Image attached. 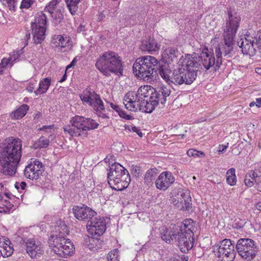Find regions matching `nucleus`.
Returning <instances> with one entry per match:
<instances>
[{
    "instance_id": "nucleus-1",
    "label": "nucleus",
    "mask_w": 261,
    "mask_h": 261,
    "mask_svg": "<svg viewBox=\"0 0 261 261\" xmlns=\"http://www.w3.org/2000/svg\"><path fill=\"white\" fill-rule=\"evenodd\" d=\"M194 230V221L191 219H187L181 223L171 224L169 228L163 226L160 232L163 240L168 243H172L175 241L177 242L180 250L186 253L193 247Z\"/></svg>"
},
{
    "instance_id": "nucleus-2",
    "label": "nucleus",
    "mask_w": 261,
    "mask_h": 261,
    "mask_svg": "<svg viewBox=\"0 0 261 261\" xmlns=\"http://www.w3.org/2000/svg\"><path fill=\"white\" fill-rule=\"evenodd\" d=\"M228 17L225 20L224 27V41L219 44L215 50L216 57L215 70H218L222 63V55L227 58L233 56L234 38L238 30L241 21V17L237 13H233L229 9L227 11Z\"/></svg>"
},
{
    "instance_id": "nucleus-3",
    "label": "nucleus",
    "mask_w": 261,
    "mask_h": 261,
    "mask_svg": "<svg viewBox=\"0 0 261 261\" xmlns=\"http://www.w3.org/2000/svg\"><path fill=\"white\" fill-rule=\"evenodd\" d=\"M22 154V141L18 138H8L0 145V172L13 176Z\"/></svg>"
},
{
    "instance_id": "nucleus-4",
    "label": "nucleus",
    "mask_w": 261,
    "mask_h": 261,
    "mask_svg": "<svg viewBox=\"0 0 261 261\" xmlns=\"http://www.w3.org/2000/svg\"><path fill=\"white\" fill-rule=\"evenodd\" d=\"M95 67L103 75L109 76L111 73L123 75V65L120 57L113 51L104 53L97 60Z\"/></svg>"
},
{
    "instance_id": "nucleus-5",
    "label": "nucleus",
    "mask_w": 261,
    "mask_h": 261,
    "mask_svg": "<svg viewBox=\"0 0 261 261\" xmlns=\"http://www.w3.org/2000/svg\"><path fill=\"white\" fill-rule=\"evenodd\" d=\"M98 125L92 119L76 115L71 118L69 124L64 126L63 129L66 134L72 137L84 138L88 135V130L95 129Z\"/></svg>"
},
{
    "instance_id": "nucleus-6",
    "label": "nucleus",
    "mask_w": 261,
    "mask_h": 261,
    "mask_svg": "<svg viewBox=\"0 0 261 261\" xmlns=\"http://www.w3.org/2000/svg\"><path fill=\"white\" fill-rule=\"evenodd\" d=\"M214 50L212 48L208 49L207 46H204L202 50L200 55L194 53L192 55L187 54L184 62L186 63L187 67H193L200 71L201 69H205V71L214 67L215 70L216 60L215 58Z\"/></svg>"
},
{
    "instance_id": "nucleus-7",
    "label": "nucleus",
    "mask_w": 261,
    "mask_h": 261,
    "mask_svg": "<svg viewBox=\"0 0 261 261\" xmlns=\"http://www.w3.org/2000/svg\"><path fill=\"white\" fill-rule=\"evenodd\" d=\"M107 177L110 186L117 191H122L126 188L130 181L128 171L117 163H112Z\"/></svg>"
},
{
    "instance_id": "nucleus-8",
    "label": "nucleus",
    "mask_w": 261,
    "mask_h": 261,
    "mask_svg": "<svg viewBox=\"0 0 261 261\" xmlns=\"http://www.w3.org/2000/svg\"><path fill=\"white\" fill-rule=\"evenodd\" d=\"M48 243L51 251L59 257L67 258L74 252L72 242L61 232L51 235L48 238Z\"/></svg>"
},
{
    "instance_id": "nucleus-9",
    "label": "nucleus",
    "mask_w": 261,
    "mask_h": 261,
    "mask_svg": "<svg viewBox=\"0 0 261 261\" xmlns=\"http://www.w3.org/2000/svg\"><path fill=\"white\" fill-rule=\"evenodd\" d=\"M234 248L238 254L245 261H251L258 251L255 241L249 238L240 239Z\"/></svg>"
},
{
    "instance_id": "nucleus-10",
    "label": "nucleus",
    "mask_w": 261,
    "mask_h": 261,
    "mask_svg": "<svg viewBox=\"0 0 261 261\" xmlns=\"http://www.w3.org/2000/svg\"><path fill=\"white\" fill-rule=\"evenodd\" d=\"M213 252L218 261H233L236 255L234 244L229 239H224L215 245Z\"/></svg>"
},
{
    "instance_id": "nucleus-11",
    "label": "nucleus",
    "mask_w": 261,
    "mask_h": 261,
    "mask_svg": "<svg viewBox=\"0 0 261 261\" xmlns=\"http://www.w3.org/2000/svg\"><path fill=\"white\" fill-rule=\"evenodd\" d=\"M79 96L84 104H88L96 112L105 110L103 102L99 95L90 88L84 90Z\"/></svg>"
},
{
    "instance_id": "nucleus-12",
    "label": "nucleus",
    "mask_w": 261,
    "mask_h": 261,
    "mask_svg": "<svg viewBox=\"0 0 261 261\" xmlns=\"http://www.w3.org/2000/svg\"><path fill=\"white\" fill-rule=\"evenodd\" d=\"M87 228L90 234L93 236L99 237L106 230V221L103 217H93L87 223Z\"/></svg>"
},
{
    "instance_id": "nucleus-13",
    "label": "nucleus",
    "mask_w": 261,
    "mask_h": 261,
    "mask_svg": "<svg viewBox=\"0 0 261 261\" xmlns=\"http://www.w3.org/2000/svg\"><path fill=\"white\" fill-rule=\"evenodd\" d=\"M25 250L29 256L32 258H37L44 253L42 243L35 238L25 239L23 241Z\"/></svg>"
},
{
    "instance_id": "nucleus-14",
    "label": "nucleus",
    "mask_w": 261,
    "mask_h": 261,
    "mask_svg": "<svg viewBox=\"0 0 261 261\" xmlns=\"http://www.w3.org/2000/svg\"><path fill=\"white\" fill-rule=\"evenodd\" d=\"M72 212L76 219L80 221L90 220L91 218L97 215L95 211L84 204L73 206Z\"/></svg>"
},
{
    "instance_id": "nucleus-15",
    "label": "nucleus",
    "mask_w": 261,
    "mask_h": 261,
    "mask_svg": "<svg viewBox=\"0 0 261 261\" xmlns=\"http://www.w3.org/2000/svg\"><path fill=\"white\" fill-rule=\"evenodd\" d=\"M251 38L250 33L248 32L244 38L237 42L238 45L242 48V53L250 57L254 56L256 53V49L254 47V41Z\"/></svg>"
},
{
    "instance_id": "nucleus-16",
    "label": "nucleus",
    "mask_w": 261,
    "mask_h": 261,
    "mask_svg": "<svg viewBox=\"0 0 261 261\" xmlns=\"http://www.w3.org/2000/svg\"><path fill=\"white\" fill-rule=\"evenodd\" d=\"M185 59H187L186 55L185 56H182L178 61L177 64L178 66L184 67L185 71L184 72L185 75H184V78L185 81L184 84L191 85L196 80L198 70L193 68V67H188L186 66V63L184 62L185 61H186Z\"/></svg>"
},
{
    "instance_id": "nucleus-17",
    "label": "nucleus",
    "mask_w": 261,
    "mask_h": 261,
    "mask_svg": "<svg viewBox=\"0 0 261 261\" xmlns=\"http://www.w3.org/2000/svg\"><path fill=\"white\" fill-rule=\"evenodd\" d=\"M174 181V177L171 172H163L155 180V183L158 189L165 191L173 184Z\"/></svg>"
},
{
    "instance_id": "nucleus-18",
    "label": "nucleus",
    "mask_w": 261,
    "mask_h": 261,
    "mask_svg": "<svg viewBox=\"0 0 261 261\" xmlns=\"http://www.w3.org/2000/svg\"><path fill=\"white\" fill-rule=\"evenodd\" d=\"M147 56L140 57L136 60L133 66V70L135 75L140 79L147 77Z\"/></svg>"
},
{
    "instance_id": "nucleus-19",
    "label": "nucleus",
    "mask_w": 261,
    "mask_h": 261,
    "mask_svg": "<svg viewBox=\"0 0 261 261\" xmlns=\"http://www.w3.org/2000/svg\"><path fill=\"white\" fill-rule=\"evenodd\" d=\"M124 105L126 109L132 111L139 110L142 112L147 113V102L144 101L133 100L128 97L125 96L124 99Z\"/></svg>"
},
{
    "instance_id": "nucleus-20",
    "label": "nucleus",
    "mask_w": 261,
    "mask_h": 261,
    "mask_svg": "<svg viewBox=\"0 0 261 261\" xmlns=\"http://www.w3.org/2000/svg\"><path fill=\"white\" fill-rule=\"evenodd\" d=\"M148 94H150L149 100L148 101V113H151L161 102V95L156 89L151 86L148 85Z\"/></svg>"
},
{
    "instance_id": "nucleus-21",
    "label": "nucleus",
    "mask_w": 261,
    "mask_h": 261,
    "mask_svg": "<svg viewBox=\"0 0 261 261\" xmlns=\"http://www.w3.org/2000/svg\"><path fill=\"white\" fill-rule=\"evenodd\" d=\"M180 55L179 51L176 48L168 47L163 51L162 56L164 62L169 64L171 62H176Z\"/></svg>"
},
{
    "instance_id": "nucleus-22",
    "label": "nucleus",
    "mask_w": 261,
    "mask_h": 261,
    "mask_svg": "<svg viewBox=\"0 0 261 261\" xmlns=\"http://www.w3.org/2000/svg\"><path fill=\"white\" fill-rule=\"evenodd\" d=\"M103 243V241L100 239L87 236L84 238V245L90 250L95 251L101 249Z\"/></svg>"
},
{
    "instance_id": "nucleus-23",
    "label": "nucleus",
    "mask_w": 261,
    "mask_h": 261,
    "mask_svg": "<svg viewBox=\"0 0 261 261\" xmlns=\"http://www.w3.org/2000/svg\"><path fill=\"white\" fill-rule=\"evenodd\" d=\"M34 42L36 44L41 43L45 39L46 27L31 24Z\"/></svg>"
},
{
    "instance_id": "nucleus-24",
    "label": "nucleus",
    "mask_w": 261,
    "mask_h": 261,
    "mask_svg": "<svg viewBox=\"0 0 261 261\" xmlns=\"http://www.w3.org/2000/svg\"><path fill=\"white\" fill-rule=\"evenodd\" d=\"M184 71H185L184 67L181 66H179L177 69H174L171 75V84H174L175 85L183 84L185 81Z\"/></svg>"
},
{
    "instance_id": "nucleus-25",
    "label": "nucleus",
    "mask_w": 261,
    "mask_h": 261,
    "mask_svg": "<svg viewBox=\"0 0 261 261\" xmlns=\"http://www.w3.org/2000/svg\"><path fill=\"white\" fill-rule=\"evenodd\" d=\"M186 195H189V193L185 190L180 189L176 193H174L172 196V203L177 207L181 206V204L184 203V200L186 199Z\"/></svg>"
},
{
    "instance_id": "nucleus-26",
    "label": "nucleus",
    "mask_w": 261,
    "mask_h": 261,
    "mask_svg": "<svg viewBox=\"0 0 261 261\" xmlns=\"http://www.w3.org/2000/svg\"><path fill=\"white\" fill-rule=\"evenodd\" d=\"M148 74H153V71L155 72L157 70L161 68V64L160 61L154 57L148 56ZM149 75H148V78Z\"/></svg>"
},
{
    "instance_id": "nucleus-27",
    "label": "nucleus",
    "mask_w": 261,
    "mask_h": 261,
    "mask_svg": "<svg viewBox=\"0 0 261 261\" xmlns=\"http://www.w3.org/2000/svg\"><path fill=\"white\" fill-rule=\"evenodd\" d=\"M51 83V79L46 77L41 80L39 84V88L35 91L36 95L38 94H42L47 91Z\"/></svg>"
},
{
    "instance_id": "nucleus-28",
    "label": "nucleus",
    "mask_w": 261,
    "mask_h": 261,
    "mask_svg": "<svg viewBox=\"0 0 261 261\" xmlns=\"http://www.w3.org/2000/svg\"><path fill=\"white\" fill-rule=\"evenodd\" d=\"M30 163L32 165V166L34 167L33 169H34L35 172L36 173V175H37L39 178L41 175H42V173L44 171V166L40 161L36 159H31Z\"/></svg>"
},
{
    "instance_id": "nucleus-29",
    "label": "nucleus",
    "mask_w": 261,
    "mask_h": 261,
    "mask_svg": "<svg viewBox=\"0 0 261 261\" xmlns=\"http://www.w3.org/2000/svg\"><path fill=\"white\" fill-rule=\"evenodd\" d=\"M160 44L157 41L151 38L150 37L148 38V53L151 54H158L160 48Z\"/></svg>"
},
{
    "instance_id": "nucleus-30",
    "label": "nucleus",
    "mask_w": 261,
    "mask_h": 261,
    "mask_svg": "<svg viewBox=\"0 0 261 261\" xmlns=\"http://www.w3.org/2000/svg\"><path fill=\"white\" fill-rule=\"evenodd\" d=\"M29 106L23 104L15 110L11 115V118L13 119H19L22 118L29 110Z\"/></svg>"
},
{
    "instance_id": "nucleus-31",
    "label": "nucleus",
    "mask_w": 261,
    "mask_h": 261,
    "mask_svg": "<svg viewBox=\"0 0 261 261\" xmlns=\"http://www.w3.org/2000/svg\"><path fill=\"white\" fill-rule=\"evenodd\" d=\"M7 243L3 247L2 250L0 249V253L4 257L10 256L13 253V246L10 240L7 239Z\"/></svg>"
},
{
    "instance_id": "nucleus-32",
    "label": "nucleus",
    "mask_w": 261,
    "mask_h": 261,
    "mask_svg": "<svg viewBox=\"0 0 261 261\" xmlns=\"http://www.w3.org/2000/svg\"><path fill=\"white\" fill-rule=\"evenodd\" d=\"M257 174L253 171H250L245 176L244 182L248 187H251L257 182Z\"/></svg>"
},
{
    "instance_id": "nucleus-33",
    "label": "nucleus",
    "mask_w": 261,
    "mask_h": 261,
    "mask_svg": "<svg viewBox=\"0 0 261 261\" xmlns=\"http://www.w3.org/2000/svg\"><path fill=\"white\" fill-rule=\"evenodd\" d=\"M47 22V16L43 12H40L36 14L35 16V21L32 23V24H36L37 26L46 27Z\"/></svg>"
},
{
    "instance_id": "nucleus-34",
    "label": "nucleus",
    "mask_w": 261,
    "mask_h": 261,
    "mask_svg": "<svg viewBox=\"0 0 261 261\" xmlns=\"http://www.w3.org/2000/svg\"><path fill=\"white\" fill-rule=\"evenodd\" d=\"M67 7L72 15L77 14L78 5L80 0H65Z\"/></svg>"
},
{
    "instance_id": "nucleus-35",
    "label": "nucleus",
    "mask_w": 261,
    "mask_h": 261,
    "mask_svg": "<svg viewBox=\"0 0 261 261\" xmlns=\"http://www.w3.org/2000/svg\"><path fill=\"white\" fill-rule=\"evenodd\" d=\"M227 183L231 186L236 185L237 183V177L236 170L234 168L229 169L226 173Z\"/></svg>"
},
{
    "instance_id": "nucleus-36",
    "label": "nucleus",
    "mask_w": 261,
    "mask_h": 261,
    "mask_svg": "<svg viewBox=\"0 0 261 261\" xmlns=\"http://www.w3.org/2000/svg\"><path fill=\"white\" fill-rule=\"evenodd\" d=\"M32 165L29 163V164L25 167L24 170H23L24 176L27 178L34 180L37 179L39 178V177L36 175V173L35 172L34 169H33L34 167L32 166Z\"/></svg>"
},
{
    "instance_id": "nucleus-37",
    "label": "nucleus",
    "mask_w": 261,
    "mask_h": 261,
    "mask_svg": "<svg viewBox=\"0 0 261 261\" xmlns=\"http://www.w3.org/2000/svg\"><path fill=\"white\" fill-rule=\"evenodd\" d=\"M252 39L254 41V43L257 46L258 50L261 54V30L257 32H250Z\"/></svg>"
},
{
    "instance_id": "nucleus-38",
    "label": "nucleus",
    "mask_w": 261,
    "mask_h": 261,
    "mask_svg": "<svg viewBox=\"0 0 261 261\" xmlns=\"http://www.w3.org/2000/svg\"><path fill=\"white\" fill-rule=\"evenodd\" d=\"M158 70L159 71L161 77L169 84H171V76L170 75L171 70L167 68H164L162 66Z\"/></svg>"
},
{
    "instance_id": "nucleus-39",
    "label": "nucleus",
    "mask_w": 261,
    "mask_h": 261,
    "mask_svg": "<svg viewBox=\"0 0 261 261\" xmlns=\"http://www.w3.org/2000/svg\"><path fill=\"white\" fill-rule=\"evenodd\" d=\"M19 51H16L14 55H13V57L10 55V56L8 58H4L0 63L3 66L6 68L9 64L13 65L14 62L17 59L18 57L19 56Z\"/></svg>"
},
{
    "instance_id": "nucleus-40",
    "label": "nucleus",
    "mask_w": 261,
    "mask_h": 261,
    "mask_svg": "<svg viewBox=\"0 0 261 261\" xmlns=\"http://www.w3.org/2000/svg\"><path fill=\"white\" fill-rule=\"evenodd\" d=\"M49 143V139L42 136L34 144V147L35 149L46 148L48 146Z\"/></svg>"
},
{
    "instance_id": "nucleus-41",
    "label": "nucleus",
    "mask_w": 261,
    "mask_h": 261,
    "mask_svg": "<svg viewBox=\"0 0 261 261\" xmlns=\"http://www.w3.org/2000/svg\"><path fill=\"white\" fill-rule=\"evenodd\" d=\"M147 86L143 85L141 86L138 89L137 94H136L137 98L139 100V101H146L144 99L145 98L147 97Z\"/></svg>"
},
{
    "instance_id": "nucleus-42",
    "label": "nucleus",
    "mask_w": 261,
    "mask_h": 261,
    "mask_svg": "<svg viewBox=\"0 0 261 261\" xmlns=\"http://www.w3.org/2000/svg\"><path fill=\"white\" fill-rule=\"evenodd\" d=\"M185 198V200H184V203L181 204V206L178 208L183 211H190L192 208L191 198L190 195H186Z\"/></svg>"
},
{
    "instance_id": "nucleus-43",
    "label": "nucleus",
    "mask_w": 261,
    "mask_h": 261,
    "mask_svg": "<svg viewBox=\"0 0 261 261\" xmlns=\"http://www.w3.org/2000/svg\"><path fill=\"white\" fill-rule=\"evenodd\" d=\"M61 1V0H52L48 5L45 7L44 9V12H48L49 14H53V11H55L57 4Z\"/></svg>"
},
{
    "instance_id": "nucleus-44",
    "label": "nucleus",
    "mask_w": 261,
    "mask_h": 261,
    "mask_svg": "<svg viewBox=\"0 0 261 261\" xmlns=\"http://www.w3.org/2000/svg\"><path fill=\"white\" fill-rule=\"evenodd\" d=\"M160 170L156 168L152 167L148 170V181L149 180L151 181L153 180H156V177L159 174Z\"/></svg>"
},
{
    "instance_id": "nucleus-45",
    "label": "nucleus",
    "mask_w": 261,
    "mask_h": 261,
    "mask_svg": "<svg viewBox=\"0 0 261 261\" xmlns=\"http://www.w3.org/2000/svg\"><path fill=\"white\" fill-rule=\"evenodd\" d=\"M187 155L189 156L196 157H202L204 156L203 152L201 151H198L195 149H190L187 152Z\"/></svg>"
},
{
    "instance_id": "nucleus-46",
    "label": "nucleus",
    "mask_w": 261,
    "mask_h": 261,
    "mask_svg": "<svg viewBox=\"0 0 261 261\" xmlns=\"http://www.w3.org/2000/svg\"><path fill=\"white\" fill-rule=\"evenodd\" d=\"M145 246V244H144L142 248L138 252V253L136 255L137 261H146L145 255L146 252V249Z\"/></svg>"
},
{
    "instance_id": "nucleus-47",
    "label": "nucleus",
    "mask_w": 261,
    "mask_h": 261,
    "mask_svg": "<svg viewBox=\"0 0 261 261\" xmlns=\"http://www.w3.org/2000/svg\"><path fill=\"white\" fill-rule=\"evenodd\" d=\"M49 14L51 16L53 20H55L54 22L56 24L60 23L63 19V15L60 12L53 11V14Z\"/></svg>"
},
{
    "instance_id": "nucleus-48",
    "label": "nucleus",
    "mask_w": 261,
    "mask_h": 261,
    "mask_svg": "<svg viewBox=\"0 0 261 261\" xmlns=\"http://www.w3.org/2000/svg\"><path fill=\"white\" fill-rule=\"evenodd\" d=\"M162 95L163 97L161 99V103L164 105L166 102V98L170 94V90L166 87L162 88Z\"/></svg>"
},
{
    "instance_id": "nucleus-49",
    "label": "nucleus",
    "mask_w": 261,
    "mask_h": 261,
    "mask_svg": "<svg viewBox=\"0 0 261 261\" xmlns=\"http://www.w3.org/2000/svg\"><path fill=\"white\" fill-rule=\"evenodd\" d=\"M118 257V251L117 249L111 250L107 255V259L108 261H115Z\"/></svg>"
},
{
    "instance_id": "nucleus-50",
    "label": "nucleus",
    "mask_w": 261,
    "mask_h": 261,
    "mask_svg": "<svg viewBox=\"0 0 261 261\" xmlns=\"http://www.w3.org/2000/svg\"><path fill=\"white\" fill-rule=\"evenodd\" d=\"M132 167V174L135 176L139 177L143 174L144 170L142 167L133 165Z\"/></svg>"
},
{
    "instance_id": "nucleus-51",
    "label": "nucleus",
    "mask_w": 261,
    "mask_h": 261,
    "mask_svg": "<svg viewBox=\"0 0 261 261\" xmlns=\"http://www.w3.org/2000/svg\"><path fill=\"white\" fill-rule=\"evenodd\" d=\"M57 39L58 40V45L61 48L65 47L69 41V39L67 37L64 38L61 35H58Z\"/></svg>"
},
{
    "instance_id": "nucleus-52",
    "label": "nucleus",
    "mask_w": 261,
    "mask_h": 261,
    "mask_svg": "<svg viewBox=\"0 0 261 261\" xmlns=\"http://www.w3.org/2000/svg\"><path fill=\"white\" fill-rule=\"evenodd\" d=\"M5 4H7L9 9L11 11H15L16 7L17 0H1Z\"/></svg>"
},
{
    "instance_id": "nucleus-53",
    "label": "nucleus",
    "mask_w": 261,
    "mask_h": 261,
    "mask_svg": "<svg viewBox=\"0 0 261 261\" xmlns=\"http://www.w3.org/2000/svg\"><path fill=\"white\" fill-rule=\"evenodd\" d=\"M34 0H22L20 8L28 9L34 3Z\"/></svg>"
},
{
    "instance_id": "nucleus-54",
    "label": "nucleus",
    "mask_w": 261,
    "mask_h": 261,
    "mask_svg": "<svg viewBox=\"0 0 261 261\" xmlns=\"http://www.w3.org/2000/svg\"><path fill=\"white\" fill-rule=\"evenodd\" d=\"M117 112L119 116L122 118L125 119L126 120H131L132 119V117L131 116L127 115L124 111L120 109V108Z\"/></svg>"
},
{
    "instance_id": "nucleus-55",
    "label": "nucleus",
    "mask_w": 261,
    "mask_h": 261,
    "mask_svg": "<svg viewBox=\"0 0 261 261\" xmlns=\"http://www.w3.org/2000/svg\"><path fill=\"white\" fill-rule=\"evenodd\" d=\"M27 186V184L25 182L22 181L20 183L16 182L15 187L17 189H19L20 188L21 190H24Z\"/></svg>"
},
{
    "instance_id": "nucleus-56",
    "label": "nucleus",
    "mask_w": 261,
    "mask_h": 261,
    "mask_svg": "<svg viewBox=\"0 0 261 261\" xmlns=\"http://www.w3.org/2000/svg\"><path fill=\"white\" fill-rule=\"evenodd\" d=\"M188 256L185 255L178 256L173 261H188Z\"/></svg>"
},
{
    "instance_id": "nucleus-57",
    "label": "nucleus",
    "mask_w": 261,
    "mask_h": 261,
    "mask_svg": "<svg viewBox=\"0 0 261 261\" xmlns=\"http://www.w3.org/2000/svg\"><path fill=\"white\" fill-rule=\"evenodd\" d=\"M7 239L5 237H0V247L3 248V247L7 243Z\"/></svg>"
},
{
    "instance_id": "nucleus-58",
    "label": "nucleus",
    "mask_w": 261,
    "mask_h": 261,
    "mask_svg": "<svg viewBox=\"0 0 261 261\" xmlns=\"http://www.w3.org/2000/svg\"><path fill=\"white\" fill-rule=\"evenodd\" d=\"M105 112V110L99 112H96L97 114L99 117H100L102 118H108V116L104 112Z\"/></svg>"
},
{
    "instance_id": "nucleus-59",
    "label": "nucleus",
    "mask_w": 261,
    "mask_h": 261,
    "mask_svg": "<svg viewBox=\"0 0 261 261\" xmlns=\"http://www.w3.org/2000/svg\"><path fill=\"white\" fill-rule=\"evenodd\" d=\"M76 57H75L73 60L71 61L70 64L67 66L66 68V71L68 70L69 68L74 66L76 62H77Z\"/></svg>"
},
{
    "instance_id": "nucleus-60",
    "label": "nucleus",
    "mask_w": 261,
    "mask_h": 261,
    "mask_svg": "<svg viewBox=\"0 0 261 261\" xmlns=\"http://www.w3.org/2000/svg\"><path fill=\"white\" fill-rule=\"evenodd\" d=\"M228 143L227 144V145H220L219 149L218 150V151L219 152L223 153L228 147Z\"/></svg>"
},
{
    "instance_id": "nucleus-61",
    "label": "nucleus",
    "mask_w": 261,
    "mask_h": 261,
    "mask_svg": "<svg viewBox=\"0 0 261 261\" xmlns=\"http://www.w3.org/2000/svg\"><path fill=\"white\" fill-rule=\"evenodd\" d=\"M54 128V125H44L42 127L40 128L39 130H45L47 131V129H51Z\"/></svg>"
},
{
    "instance_id": "nucleus-62",
    "label": "nucleus",
    "mask_w": 261,
    "mask_h": 261,
    "mask_svg": "<svg viewBox=\"0 0 261 261\" xmlns=\"http://www.w3.org/2000/svg\"><path fill=\"white\" fill-rule=\"evenodd\" d=\"M110 106L112 109L115 110L116 112H117L118 110H119V106L118 105H115L113 103H110Z\"/></svg>"
},
{
    "instance_id": "nucleus-63",
    "label": "nucleus",
    "mask_w": 261,
    "mask_h": 261,
    "mask_svg": "<svg viewBox=\"0 0 261 261\" xmlns=\"http://www.w3.org/2000/svg\"><path fill=\"white\" fill-rule=\"evenodd\" d=\"M133 132L137 133V134L140 136L142 137V133L141 132L136 126H134L132 128Z\"/></svg>"
},
{
    "instance_id": "nucleus-64",
    "label": "nucleus",
    "mask_w": 261,
    "mask_h": 261,
    "mask_svg": "<svg viewBox=\"0 0 261 261\" xmlns=\"http://www.w3.org/2000/svg\"><path fill=\"white\" fill-rule=\"evenodd\" d=\"M256 106L258 108L261 107V98H257L256 99Z\"/></svg>"
}]
</instances>
